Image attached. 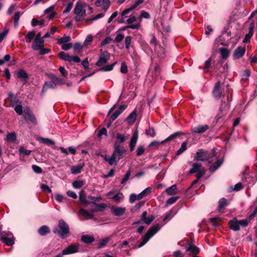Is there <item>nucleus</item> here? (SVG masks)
<instances>
[{
    "label": "nucleus",
    "instance_id": "obj_1",
    "mask_svg": "<svg viewBox=\"0 0 257 257\" xmlns=\"http://www.w3.org/2000/svg\"><path fill=\"white\" fill-rule=\"evenodd\" d=\"M216 149L213 148L210 152L204 151L202 149L199 150L195 156L194 159L196 161H205L208 163H212L209 171L213 172L216 170L223 163V160L222 158H219L215 152Z\"/></svg>",
    "mask_w": 257,
    "mask_h": 257
},
{
    "label": "nucleus",
    "instance_id": "obj_2",
    "mask_svg": "<svg viewBox=\"0 0 257 257\" xmlns=\"http://www.w3.org/2000/svg\"><path fill=\"white\" fill-rule=\"evenodd\" d=\"M160 228L158 224L151 227L145 235L142 237V240L139 243L138 247L143 246L160 229Z\"/></svg>",
    "mask_w": 257,
    "mask_h": 257
},
{
    "label": "nucleus",
    "instance_id": "obj_3",
    "mask_svg": "<svg viewBox=\"0 0 257 257\" xmlns=\"http://www.w3.org/2000/svg\"><path fill=\"white\" fill-rule=\"evenodd\" d=\"M59 227L60 229L58 230L57 228H55L54 232L58 233L62 238L66 237L69 232L68 225L64 220H60L59 221Z\"/></svg>",
    "mask_w": 257,
    "mask_h": 257
},
{
    "label": "nucleus",
    "instance_id": "obj_4",
    "mask_svg": "<svg viewBox=\"0 0 257 257\" xmlns=\"http://www.w3.org/2000/svg\"><path fill=\"white\" fill-rule=\"evenodd\" d=\"M75 20L77 22L81 21L84 19L86 15V10L81 4H77L74 9Z\"/></svg>",
    "mask_w": 257,
    "mask_h": 257
},
{
    "label": "nucleus",
    "instance_id": "obj_5",
    "mask_svg": "<svg viewBox=\"0 0 257 257\" xmlns=\"http://www.w3.org/2000/svg\"><path fill=\"white\" fill-rule=\"evenodd\" d=\"M110 58L109 53L106 51H102L100 53L99 59L96 63L98 66H101L106 64Z\"/></svg>",
    "mask_w": 257,
    "mask_h": 257
},
{
    "label": "nucleus",
    "instance_id": "obj_6",
    "mask_svg": "<svg viewBox=\"0 0 257 257\" xmlns=\"http://www.w3.org/2000/svg\"><path fill=\"white\" fill-rule=\"evenodd\" d=\"M1 240L9 246L12 245L14 243L13 235L9 232L3 234L1 237Z\"/></svg>",
    "mask_w": 257,
    "mask_h": 257
},
{
    "label": "nucleus",
    "instance_id": "obj_7",
    "mask_svg": "<svg viewBox=\"0 0 257 257\" xmlns=\"http://www.w3.org/2000/svg\"><path fill=\"white\" fill-rule=\"evenodd\" d=\"M23 115L26 120L31 122L34 125L37 124V122L36 117L29 108H27L24 110V113Z\"/></svg>",
    "mask_w": 257,
    "mask_h": 257
},
{
    "label": "nucleus",
    "instance_id": "obj_8",
    "mask_svg": "<svg viewBox=\"0 0 257 257\" xmlns=\"http://www.w3.org/2000/svg\"><path fill=\"white\" fill-rule=\"evenodd\" d=\"M125 153L126 150L123 148H120L119 147L114 146V151L112 154L118 161L123 157V155Z\"/></svg>",
    "mask_w": 257,
    "mask_h": 257
},
{
    "label": "nucleus",
    "instance_id": "obj_9",
    "mask_svg": "<svg viewBox=\"0 0 257 257\" xmlns=\"http://www.w3.org/2000/svg\"><path fill=\"white\" fill-rule=\"evenodd\" d=\"M79 246L74 244H72L63 249L62 254L66 255L69 254L75 253L78 251Z\"/></svg>",
    "mask_w": 257,
    "mask_h": 257
},
{
    "label": "nucleus",
    "instance_id": "obj_10",
    "mask_svg": "<svg viewBox=\"0 0 257 257\" xmlns=\"http://www.w3.org/2000/svg\"><path fill=\"white\" fill-rule=\"evenodd\" d=\"M212 93L214 97L215 98L219 99L221 97L222 95V91L220 90V81H217L215 83Z\"/></svg>",
    "mask_w": 257,
    "mask_h": 257
},
{
    "label": "nucleus",
    "instance_id": "obj_11",
    "mask_svg": "<svg viewBox=\"0 0 257 257\" xmlns=\"http://www.w3.org/2000/svg\"><path fill=\"white\" fill-rule=\"evenodd\" d=\"M245 52V47H238L237 48L233 55V57L234 59H238L242 57Z\"/></svg>",
    "mask_w": 257,
    "mask_h": 257
},
{
    "label": "nucleus",
    "instance_id": "obj_12",
    "mask_svg": "<svg viewBox=\"0 0 257 257\" xmlns=\"http://www.w3.org/2000/svg\"><path fill=\"white\" fill-rule=\"evenodd\" d=\"M209 128V126L207 124L203 125H199L195 126L191 128V132L195 134H202L206 132Z\"/></svg>",
    "mask_w": 257,
    "mask_h": 257
},
{
    "label": "nucleus",
    "instance_id": "obj_13",
    "mask_svg": "<svg viewBox=\"0 0 257 257\" xmlns=\"http://www.w3.org/2000/svg\"><path fill=\"white\" fill-rule=\"evenodd\" d=\"M97 7L102 8L104 11H107L110 6L109 0H97L95 2Z\"/></svg>",
    "mask_w": 257,
    "mask_h": 257
},
{
    "label": "nucleus",
    "instance_id": "obj_14",
    "mask_svg": "<svg viewBox=\"0 0 257 257\" xmlns=\"http://www.w3.org/2000/svg\"><path fill=\"white\" fill-rule=\"evenodd\" d=\"M84 166L85 164L84 163H79L77 165L72 166L71 167V173L72 174L75 175L80 173Z\"/></svg>",
    "mask_w": 257,
    "mask_h": 257
},
{
    "label": "nucleus",
    "instance_id": "obj_15",
    "mask_svg": "<svg viewBox=\"0 0 257 257\" xmlns=\"http://www.w3.org/2000/svg\"><path fill=\"white\" fill-rule=\"evenodd\" d=\"M139 137V134L138 131H136L133 134V136L131 138V141L130 143V151H133L134 150V148L137 144L138 139Z\"/></svg>",
    "mask_w": 257,
    "mask_h": 257
},
{
    "label": "nucleus",
    "instance_id": "obj_16",
    "mask_svg": "<svg viewBox=\"0 0 257 257\" xmlns=\"http://www.w3.org/2000/svg\"><path fill=\"white\" fill-rule=\"evenodd\" d=\"M113 192H109L107 194V196L109 198L114 200L115 202H118L123 200V195L122 193H118L114 195H112Z\"/></svg>",
    "mask_w": 257,
    "mask_h": 257
},
{
    "label": "nucleus",
    "instance_id": "obj_17",
    "mask_svg": "<svg viewBox=\"0 0 257 257\" xmlns=\"http://www.w3.org/2000/svg\"><path fill=\"white\" fill-rule=\"evenodd\" d=\"M230 228L234 231H238L240 229L238 220L236 218H233L229 222Z\"/></svg>",
    "mask_w": 257,
    "mask_h": 257
},
{
    "label": "nucleus",
    "instance_id": "obj_18",
    "mask_svg": "<svg viewBox=\"0 0 257 257\" xmlns=\"http://www.w3.org/2000/svg\"><path fill=\"white\" fill-rule=\"evenodd\" d=\"M116 141L114 144V146L120 147V144L125 141L126 137L124 134L117 133L116 135Z\"/></svg>",
    "mask_w": 257,
    "mask_h": 257
},
{
    "label": "nucleus",
    "instance_id": "obj_19",
    "mask_svg": "<svg viewBox=\"0 0 257 257\" xmlns=\"http://www.w3.org/2000/svg\"><path fill=\"white\" fill-rule=\"evenodd\" d=\"M44 44V40L34 39L32 48L34 50H39L40 49H42V48L43 47Z\"/></svg>",
    "mask_w": 257,
    "mask_h": 257
},
{
    "label": "nucleus",
    "instance_id": "obj_20",
    "mask_svg": "<svg viewBox=\"0 0 257 257\" xmlns=\"http://www.w3.org/2000/svg\"><path fill=\"white\" fill-rule=\"evenodd\" d=\"M54 10V6H51L45 11V14L47 15V18L50 20L52 19L55 15Z\"/></svg>",
    "mask_w": 257,
    "mask_h": 257
},
{
    "label": "nucleus",
    "instance_id": "obj_21",
    "mask_svg": "<svg viewBox=\"0 0 257 257\" xmlns=\"http://www.w3.org/2000/svg\"><path fill=\"white\" fill-rule=\"evenodd\" d=\"M57 86V83L54 81L46 82L42 88V92L47 90L48 88H54Z\"/></svg>",
    "mask_w": 257,
    "mask_h": 257
},
{
    "label": "nucleus",
    "instance_id": "obj_22",
    "mask_svg": "<svg viewBox=\"0 0 257 257\" xmlns=\"http://www.w3.org/2000/svg\"><path fill=\"white\" fill-rule=\"evenodd\" d=\"M17 76L18 78L22 79L25 82L29 77L28 74L23 69H20L18 71Z\"/></svg>",
    "mask_w": 257,
    "mask_h": 257
},
{
    "label": "nucleus",
    "instance_id": "obj_23",
    "mask_svg": "<svg viewBox=\"0 0 257 257\" xmlns=\"http://www.w3.org/2000/svg\"><path fill=\"white\" fill-rule=\"evenodd\" d=\"M222 105H223V104H222ZM223 108V107L222 106H221L220 108V112H219V113L216 115V118L217 119H219V118H220L223 115H225V113H226V111L229 108V105L227 104H224V107L223 108V109H222Z\"/></svg>",
    "mask_w": 257,
    "mask_h": 257
},
{
    "label": "nucleus",
    "instance_id": "obj_24",
    "mask_svg": "<svg viewBox=\"0 0 257 257\" xmlns=\"http://www.w3.org/2000/svg\"><path fill=\"white\" fill-rule=\"evenodd\" d=\"M125 211V208L124 207H118L114 208L112 211V213L115 216H120L123 215Z\"/></svg>",
    "mask_w": 257,
    "mask_h": 257
},
{
    "label": "nucleus",
    "instance_id": "obj_25",
    "mask_svg": "<svg viewBox=\"0 0 257 257\" xmlns=\"http://www.w3.org/2000/svg\"><path fill=\"white\" fill-rule=\"evenodd\" d=\"M137 113L135 110L133 111L130 115L127 116L126 120L130 124H133L136 120Z\"/></svg>",
    "mask_w": 257,
    "mask_h": 257
},
{
    "label": "nucleus",
    "instance_id": "obj_26",
    "mask_svg": "<svg viewBox=\"0 0 257 257\" xmlns=\"http://www.w3.org/2000/svg\"><path fill=\"white\" fill-rule=\"evenodd\" d=\"M50 232L49 228L46 225L41 226L38 230V232L41 235H45Z\"/></svg>",
    "mask_w": 257,
    "mask_h": 257
},
{
    "label": "nucleus",
    "instance_id": "obj_27",
    "mask_svg": "<svg viewBox=\"0 0 257 257\" xmlns=\"http://www.w3.org/2000/svg\"><path fill=\"white\" fill-rule=\"evenodd\" d=\"M81 240L84 243H90L94 241V238L91 235H83L81 236Z\"/></svg>",
    "mask_w": 257,
    "mask_h": 257
},
{
    "label": "nucleus",
    "instance_id": "obj_28",
    "mask_svg": "<svg viewBox=\"0 0 257 257\" xmlns=\"http://www.w3.org/2000/svg\"><path fill=\"white\" fill-rule=\"evenodd\" d=\"M58 57L62 60L71 62V56L64 52H61L58 54Z\"/></svg>",
    "mask_w": 257,
    "mask_h": 257
},
{
    "label": "nucleus",
    "instance_id": "obj_29",
    "mask_svg": "<svg viewBox=\"0 0 257 257\" xmlns=\"http://www.w3.org/2000/svg\"><path fill=\"white\" fill-rule=\"evenodd\" d=\"M155 50L158 53V55L160 58H164L165 51V49L163 47L160 46H158L156 47Z\"/></svg>",
    "mask_w": 257,
    "mask_h": 257
},
{
    "label": "nucleus",
    "instance_id": "obj_30",
    "mask_svg": "<svg viewBox=\"0 0 257 257\" xmlns=\"http://www.w3.org/2000/svg\"><path fill=\"white\" fill-rule=\"evenodd\" d=\"M36 35L35 31H30L25 37L26 41L27 43H31Z\"/></svg>",
    "mask_w": 257,
    "mask_h": 257
},
{
    "label": "nucleus",
    "instance_id": "obj_31",
    "mask_svg": "<svg viewBox=\"0 0 257 257\" xmlns=\"http://www.w3.org/2000/svg\"><path fill=\"white\" fill-rule=\"evenodd\" d=\"M193 168L189 171V174H193L197 172L201 169V165L199 163H193Z\"/></svg>",
    "mask_w": 257,
    "mask_h": 257
},
{
    "label": "nucleus",
    "instance_id": "obj_32",
    "mask_svg": "<svg viewBox=\"0 0 257 257\" xmlns=\"http://www.w3.org/2000/svg\"><path fill=\"white\" fill-rule=\"evenodd\" d=\"M71 41L70 36H64L62 38L57 39V43L59 45H62Z\"/></svg>",
    "mask_w": 257,
    "mask_h": 257
},
{
    "label": "nucleus",
    "instance_id": "obj_33",
    "mask_svg": "<svg viewBox=\"0 0 257 257\" xmlns=\"http://www.w3.org/2000/svg\"><path fill=\"white\" fill-rule=\"evenodd\" d=\"M79 213L80 215H81L84 217H85L90 218L93 217V214L92 213H90L84 209H80L79 211Z\"/></svg>",
    "mask_w": 257,
    "mask_h": 257
},
{
    "label": "nucleus",
    "instance_id": "obj_34",
    "mask_svg": "<svg viewBox=\"0 0 257 257\" xmlns=\"http://www.w3.org/2000/svg\"><path fill=\"white\" fill-rule=\"evenodd\" d=\"M187 250L194 254L195 255L199 253V248L196 246L193 245H189L187 248Z\"/></svg>",
    "mask_w": 257,
    "mask_h": 257
},
{
    "label": "nucleus",
    "instance_id": "obj_35",
    "mask_svg": "<svg viewBox=\"0 0 257 257\" xmlns=\"http://www.w3.org/2000/svg\"><path fill=\"white\" fill-rule=\"evenodd\" d=\"M187 149V143L186 142H183L181 144V148L176 152V155L177 156H179L181 155L182 153H183L185 151H186Z\"/></svg>",
    "mask_w": 257,
    "mask_h": 257
},
{
    "label": "nucleus",
    "instance_id": "obj_36",
    "mask_svg": "<svg viewBox=\"0 0 257 257\" xmlns=\"http://www.w3.org/2000/svg\"><path fill=\"white\" fill-rule=\"evenodd\" d=\"M6 140L8 142H14L16 140V134L15 133L8 134L6 137Z\"/></svg>",
    "mask_w": 257,
    "mask_h": 257
},
{
    "label": "nucleus",
    "instance_id": "obj_37",
    "mask_svg": "<svg viewBox=\"0 0 257 257\" xmlns=\"http://www.w3.org/2000/svg\"><path fill=\"white\" fill-rule=\"evenodd\" d=\"M176 189V186L175 185H173L167 188L166 192L168 195H171L175 194Z\"/></svg>",
    "mask_w": 257,
    "mask_h": 257
},
{
    "label": "nucleus",
    "instance_id": "obj_38",
    "mask_svg": "<svg viewBox=\"0 0 257 257\" xmlns=\"http://www.w3.org/2000/svg\"><path fill=\"white\" fill-rule=\"evenodd\" d=\"M181 134H182V133L180 132H176L174 134L171 135L170 136H169L167 138H166L163 141H165V143H166L167 141H171V140L177 138V137L180 136Z\"/></svg>",
    "mask_w": 257,
    "mask_h": 257
},
{
    "label": "nucleus",
    "instance_id": "obj_39",
    "mask_svg": "<svg viewBox=\"0 0 257 257\" xmlns=\"http://www.w3.org/2000/svg\"><path fill=\"white\" fill-rule=\"evenodd\" d=\"M220 52L221 55V57L223 59H226L229 56V51L226 48H221L220 49Z\"/></svg>",
    "mask_w": 257,
    "mask_h": 257
},
{
    "label": "nucleus",
    "instance_id": "obj_40",
    "mask_svg": "<svg viewBox=\"0 0 257 257\" xmlns=\"http://www.w3.org/2000/svg\"><path fill=\"white\" fill-rule=\"evenodd\" d=\"M84 182L80 180H76L72 183V186L74 188L79 189L83 186Z\"/></svg>",
    "mask_w": 257,
    "mask_h": 257
},
{
    "label": "nucleus",
    "instance_id": "obj_41",
    "mask_svg": "<svg viewBox=\"0 0 257 257\" xmlns=\"http://www.w3.org/2000/svg\"><path fill=\"white\" fill-rule=\"evenodd\" d=\"M251 221L250 220L249 218L247 217L245 219H241L238 220L239 226H241L242 227H245L248 225L249 222H250Z\"/></svg>",
    "mask_w": 257,
    "mask_h": 257
},
{
    "label": "nucleus",
    "instance_id": "obj_42",
    "mask_svg": "<svg viewBox=\"0 0 257 257\" xmlns=\"http://www.w3.org/2000/svg\"><path fill=\"white\" fill-rule=\"evenodd\" d=\"M117 162H118V161L117 160V159L115 158V157L114 156L113 157V154H112V155L110 157H108L107 163L110 165L112 166L113 165H116L117 164Z\"/></svg>",
    "mask_w": 257,
    "mask_h": 257
},
{
    "label": "nucleus",
    "instance_id": "obj_43",
    "mask_svg": "<svg viewBox=\"0 0 257 257\" xmlns=\"http://www.w3.org/2000/svg\"><path fill=\"white\" fill-rule=\"evenodd\" d=\"M211 59L210 58H208L205 62L204 66V72H207L209 70L210 66L211 65Z\"/></svg>",
    "mask_w": 257,
    "mask_h": 257
},
{
    "label": "nucleus",
    "instance_id": "obj_44",
    "mask_svg": "<svg viewBox=\"0 0 257 257\" xmlns=\"http://www.w3.org/2000/svg\"><path fill=\"white\" fill-rule=\"evenodd\" d=\"M9 101H10L11 103L10 104V106L13 107L16 104L21 103V102L20 101V100L18 98L17 96L14 97V98L10 99Z\"/></svg>",
    "mask_w": 257,
    "mask_h": 257
},
{
    "label": "nucleus",
    "instance_id": "obj_45",
    "mask_svg": "<svg viewBox=\"0 0 257 257\" xmlns=\"http://www.w3.org/2000/svg\"><path fill=\"white\" fill-rule=\"evenodd\" d=\"M150 191V189L149 188H147L145 189L144 190H143L142 192H141L140 194L137 195V197H138L139 199L140 200L145 196L147 195V194L148 192H149Z\"/></svg>",
    "mask_w": 257,
    "mask_h": 257
},
{
    "label": "nucleus",
    "instance_id": "obj_46",
    "mask_svg": "<svg viewBox=\"0 0 257 257\" xmlns=\"http://www.w3.org/2000/svg\"><path fill=\"white\" fill-rule=\"evenodd\" d=\"M15 111L19 115H22L23 113V107L21 103L16 105L14 108Z\"/></svg>",
    "mask_w": 257,
    "mask_h": 257
},
{
    "label": "nucleus",
    "instance_id": "obj_47",
    "mask_svg": "<svg viewBox=\"0 0 257 257\" xmlns=\"http://www.w3.org/2000/svg\"><path fill=\"white\" fill-rule=\"evenodd\" d=\"M41 142L48 146L53 145L55 144V142L49 139L42 138L41 139Z\"/></svg>",
    "mask_w": 257,
    "mask_h": 257
},
{
    "label": "nucleus",
    "instance_id": "obj_48",
    "mask_svg": "<svg viewBox=\"0 0 257 257\" xmlns=\"http://www.w3.org/2000/svg\"><path fill=\"white\" fill-rule=\"evenodd\" d=\"M20 15H21V14H20V12H17L15 14V15H14V26L15 27H17L18 26V23H19V19H20Z\"/></svg>",
    "mask_w": 257,
    "mask_h": 257
},
{
    "label": "nucleus",
    "instance_id": "obj_49",
    "mask_svg": "<svg viewBox=\"0 0 257 257\" xmlns=\"http://www.w3.org/2000/svg\"><path fill=\"white\" fill-rule=\"evenodd\" d=\"M142 18H145L149 19L150 18V15L149 13L146 11H142L139 18L140 21H141Z\"/></svg>",
    "mask_w": 257,
    "mask_h": 257
},
{
    "label": "nucleus",
    "instance_id": "obj_50",
    "mask_svg": "<svg viewBox=\"0 0 257 257\" xmlns=\"http://www.w3.org/2000/svg\"><path fill=\"white\" fill-rule=\"evenodd\" d=\"M44 21H39L36 19H33L32 20L31 24L33 27H35L37 25L42 26L44 24Z\"/></svg>",
    "mask_w": 257,
    "mask_h": 257
},
{
    "label": "nucleus",
    "instance_id": "obj_51",
    "mask_svg": "<svg viewBox=\"0 0 257 257\" xmlns=\"http://www.w3.org/2000/svg\"><path fill=\"white\" fill-rule=\"evenodd\" d=\"M116 63H114L112 64L106 65L103 67H102L100 70H102L103 71H111L113 69L114 65H115Z\"/></svg>",
    "mask_w": 257,
    "mask_h": 257
},
{
    "label": "nucleus",
    "instance_id": "obj_52",
    "mask_svg": "<svg viewBox=\"0 0 257 257\" xmlns=\"http://www.w3.org/2000/svg\"><path fill=\"white\" fill-rule=\"evenodd\" d=\"M82 46L80 43H75L73 46L74 51L76 53H79L82 49Z\"/></svg>",
    "mask_w": 257,
    "mask_h": 257
},
{
    "label": "nucleus",
    "instance_id": "obj_53",
    "mask_svg": "<svg viewBox=\"0 0 257 257\" xmlns=\"http://www.w3.org/2000/svg\"><path fill=\"white\" fill-rule=\"evenodd\" d=\"M227 204V200L223 198L219 200V209L220 210L222 209Z\"/></svg>",
    "mask_w": 257,
    "mask_h": 257
},
{
    "label": "nucleus",
    "instance_id": "obj_54",
    "mask_svg": "<svg viewBox=\"0 0 257 257\" xmlns=\"http://www.w3.org/2000/svg\"><path fill=\"white\" fill-rule=\"evenodd\" d=\"M110 238L109 237H106L100 240L99 245V248H101L106 245V244L109 242Z\"/></svg>",
    "mask_w": 257,
    "mask_h": 257
},
{
    "label": "nucleus",
    "instance_id": "obj_55",
    "mask_svg": "<svg viewBox=\"0 0 257 257\" xmlns=\"http://www.w3.org/2000/svg\"><path fill=\"white\" fill-rule=\"evenodd\" d=\"M32 168L34 172L37 174H41L42 173V169L41 168L36 165H33Z\"/></svg>",
    "mask_w": 257,
    "mask_h": 257
},
{
    "label": "nucleus",
    "instance_id": "obj_56",
    "mask_svg": "<svg viewBox=\"0 0 257 257\" xmlns=\"http://www.w3.org/2000/svg\"><path fill=\"white\" fill-rule=\"evenodd\" d=\"M79 199L81 203L84 204H88L89 203L86 199L85 195H84L82 192H81L79 195Z\"/></svg>",
    "mask_w": 257,
    "mask_h": 257
},
{
    "label": "nucleus",
    "instance_id": "obj_57",
    "mask_svg": "<svg viewBox=\"0 0 257 257\" xmlns=\"http://www.w3.org/2000/svg\"><path fill=\"white\" fill-rule=\"evenodd\" d=\"M178 197H176V196L171 197L167 200L166 203L167 205L172 204L174 203L175 202H176V201L178 200Z\"/></svg>",
    "mask_w": 257,
    "mask_h": 257
},
{
    "label": "nucleus",
    "instance_id": "obj_58",
    "mask_svg": "<svg viewBox=\"0 0 257 257\" xmlns=\"http://www.w3.org/2000/svg\"><path fill=\"white\" fill-rule=\"evenodd\" d=\"M31 152V151L26 150L23 147H20L19 149V153L20 154H24L26 156L29 155Z\"/></svg>",
    "mask_w": 257,
    "mask_h": 257
},
{
    "label": "nucleus",
    "instance_id": "obj_59",
    "mask_svg": "<svg viewBox=\"0 0 257 257\" xmlns=\"http://www.w3.org/2000/svg\"><path fill=\"white\" fill-rule=\"evenodd\" d=\"M131 176V171H128L125 174L124 177L122 179L121 184H124L125 182L128 180Z\"/></svg>",
    "mask_w": 257,
    "mask_h": 257
},
{
    "label": "nucleus",
    "instance_id": "obj_60",
    "mask_svg": "<svg viewBox=\"0 0 257 257\" xmlns=\"http://www.w3.org/2000/svg\"><path fill=\"white\" fill-rule=\"evenodd\" d=\"M141 26V24H140V23H136V24H131L127 26H125V28H130V29H138L140 28V27Z\"/></svg>",
    "mask_w": 257,
    "mask_h": 257
},
{
    "label": "nucleus",
    "instance_id": "obj_61",
    "mask_svg": "<svg viewBox=\"0 0 257 257\" xmlns=\"http://www.w3.org/2000/svg\"><path fill=\"white\" fill-rule=\"evenodd\" d=\"M146 134L152 137H154L156 135L155 131L152 127L149 128L148 130H146Z\"/></svg>",
    "mask_w": 257,
    "mask_h": 257
},
{
    "label": "nucleus",
    "instance_id": "obj_62",
    "mask_svg": "<svg viewBox=\"0 0 257 257\" xmlns=\"http://www.w3.org/2000/svg\"><path fill=\"white\" fill-rule=\"evenodd\" d=\"M154 219V217L153 216H150L148 217H146L144 218L142 220L144 223L147 224H149Z\"/></svg>",
    "mask_w": 257,
    "mask_h": 257
},
{
    "label": "nucleus",
    "instance_id": "obj_63",
    "mask_svg": "<svg viewBox=\"0 0 257 257\" xmlns=\"http://www.w3.org/2000/svg\"><path fill=\"white\" fill-rule=\"evenodd\" d=\"M145 152V149L143 146H139L137 150V155L140 156Z\"/></svg>",
    "mask_w": 257,
    "mask_h": 257
},
{
    "label": "nucleus",
    "instance_id": "obj_64",
    "mask_svg": "<svg viewBox=\"0 0 257 257\" xmlns=\"http://www.w3.org/2000/svg\"><path fill=\"white\" fill-rule=\"evenodd\" d=\"M137 20V18L134 15H131L129 18L126 20V23L128 25L133 24Z\"/></svg>",
    "mask_w": 257,
    "mask_h": 257
}]
</instances>
